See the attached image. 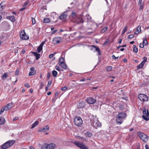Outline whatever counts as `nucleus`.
Segmentation results:
<instances>
[{
	"label": "nucleus",
	"mask_w": 149,
	"mask_h": 149,
	"mask_svg": "<svg viewBox=\"0 0 149 149\" xmlns=\"http://www.w3.org/2000/svg\"><path fill=\"white\" fill-rule=\"evenodd\" d=\"M143 43L144 45H145L146 46H147L148 45V42L146 38H143Z\"/></svg>",
	"instance_id": "c85d7f7f"
},
{
	"label": "nucleus",
	"mask_w": 149,
	"mask_h": 149,
	"mask_svg": "<svg viewBox=\"0 0 149 149\" xmlns=\"http://www.w3.org/2000/svg\"><path fill=\"white\" fill-rule=\"evenodd\" d=\"M86 102L89 104H93L96 102V100L93 97H87L86 99Z\"/></svg>",
	"instance_id": "9b49d317"
},
{
	"label": "nucleus",
	"mask_w": 149,
	"mask_h": 149,
	"mask_svg": "<svg viewBox=\"0 0 149 149\" xmlns=\"http://www.w3.org/2000/svg\"><path fill=\"white\" fill-rule=\"evenodd\" d=\"M51 74L50 73H48L47 75V78L48 79H49L50 78Z\"/></svg>",
	"instance_id": "5fc2aeb1"
},
{
	"label": "nucleus",
	"mask_w": 149,
	"mask_h": 149,
	"mask_svg": "<svg viewBox=\"0 0 149 149\" xmlns=\"http://www.w3.org/2000/svg\"><path fill=\"white\" fill-rule=\"evenodd\" d=\"M58 74L57 72L55 70H54L52 72V74L54 77H56Z\"/></svg>",
	"instance_id": "f704fd0d"
},
{
	"label": "nucleus",
	"mask_w": 149,
	"mask_h": 149,
	"mask_svg": "<svg viewBox=\"0 0 149 149\" xmlns=\"http://www.w3.org/2000/svg\"><path fill=\"white\" fill-rule=\"evenodd\" d=\"M29 3L28 1H26L23 5V6L24 7H25Z\"/></svg>",
	"instance_id": "3c124183"
},
{
	"label": "nucleus",
	"mask_w": 149,
	"mask_h": 149,
	"mask_svg": "<svg viewBox=\"0 0 149 149\" xmlns=\"http://www.w3.org/2000/svg\"><path fill=\"white\" fill-rule=\"evenodd\" d=\"M15 142L14 140H10L4 143L1 146L2 149H6L10 146L12 145Z\"/></svg>",
	"instance_id": "20e7f679"
},
{
	"label": "nucleus",
	"mask_w": 149,
	"mask_h": 149,
	"mask_svg": "<svg viewBox=\"0 0 149 149\" xmlns=\"http://www.w3.org/2000/svg\"><path fill=\"white\" fill-rule=\"evenodd\" d=\"M24 86L25 87H27V88H29L30 87V85L28 83H26L24 84Z\"/></svg>",
	"instance_id": "49530a36"
},
{
	"label": "nucleus",
	"mask_w": 149,
	"mask_h": 149,
	"mask_svg": "<svg viewBox=\"0 0 149 149\" xmlns=\"http://www.w3.org/2000/svg\"><path fill=\"white\" fill-rule=\"evenodd\" d=\"M20 36L21 38L23 40H27L29 38V37L26 35L24 31L21 32L20 33Z\"/></svg>",
	"instance_id": "9d476101"
},
{
	"label": "nucleus",
	"mask_w": 149,
	"mask_h": 149,
	"mask_svg": "<svg viewBox=\"0 0 149 149\" xmlns=\"http://www.w3.org/2000/svg\"><path fill=\"white\" fill-rule=\"evenodd\" d=\"M32 53L36 56V60H38L40 58V54H38L37 52H32Z\"/></svg>",
	"instance_id": "4be33fe9"
},
{
	"label": "nucleus",
	"mask_w": 149,
	"mask_h": 149,
	"mask_svg": "<svg viewBox=\"0 0 149 149\" xmlns=\"http://www.w3.org/2000/svg\"><path fill=\"white\" fill-rule=\"evenodd\" d=\"M61 38L59 37L54 38L53 39V41L54 44H57L60 42Z\"/></svg>",
	"instance_id": "4468645a"
},
{
	"label": "nucleus",
	"mask_w": 149,
	"mask_h": 149,
	"mask_svg": "<svg viewBox=\"0 0 149 149\" xmlns=\"http://www.w3.org/2000/svg\"><path fill=\"white\" fill-rule=\"evenodd\" d=\"M66 12H64L62 13V14L59 16V19L61 20L65 19L67 16V15L66 14Z\"/></svg>",
	"instance_id": "a211bd4d"
},
{
	"label": "nucleus",
	"mask_w": 149,
	"mask_h": 149,
	"mask_svg": "<svg viewBox=\"0 0 149 149\" xmlns=\"http://www.w3.org/2000/svg\"><path fill=\"white\" fill-rule=\"evenodd\" d=\"M64 63V59L63 57H61L60 58L59 61V64H60Z\"/></svg>",
	"instance_id": "473e14b6"
},
{
	"label": "nucleus",
	"mask_w": 149,
	"mask_h": 149,
	"mask_svg": "<svg viewBox=\"0 0 149 149\" xmlns=\"http://www.w3.org/2000/svg\"><path fill=\"white\" fill-rule=\"evenodd\" d=\"M83 17L84 16L82 15H79L73 22H76L77 24L82 23L84 22Z\"/></svg>",
	"instance_id": "6e6552de"
},
{
	"label": "nucleus",
	"mask_w": 149,
	"mask_h": 149,
	"mask_svg": "<svg viewBox=\"0 0 149 149\" xmlns=\"http://www.w3.org/2000/svg\"><path fill=\"white\" fill-rule=\"evenodd\" d=\"M67 89V87L66 86L64 87L61 88V89L62 91H65Z\"/></svg>",
	"instance_id": "09e8293b"
},
{
	"label": "nucleus",
	"mask_w": 149,
	"mask_h": 149,
	"mask_svg": "<svg viewBox=\"0 0 149 149\" xmlns=\"http://www.w3.org/2000/svg\"><path fill=\"white\" fill-rule=\"evenodd\" d=\"M90 120L91 124H93L94 126L96 128L101 127L102 125L101 123L96 118H93V119H91Z\"/></svg>",
	"instance_id": "423d86ee"
},
{
	"label": "nucleus",
	"mask_w": 149,
	"mask_h": 149,
	"mask_svg": "<svg viewBox=\"0 0 149 149\" xmlns=\"http://www.w3.org/2000/svg\"><path fill=\"white\" fill-rule=\"evenodd\" d=\"M31 72L29 73V75L31 76L34 75L36 72V71L35 70L34 68L32 67L30 68Z\"/></svg>",
	"instance_id": "f3484780"
},
{
	"label": "nucleus",
	"mask_w": 149,
	"mask_h": 149,
	"mask_svg": "<svg viewBox=\"0 0 149 149\" xmlns=\"http://www.w3.org/2000/svg\"><path fill=\"white\" fill-rule=\"evenodd\" d=\"M32 24H35L36 23L35 20L34 18H32Z\"/></svg>",
	"instance_id": "603ef678"
},
{
	"label": "nucleus",
	"mask_w": 149,
	"mask_h": 149,
	"mask_svg": "<svg viewBox=\"0 0 149 149\" xmlns=\"http://www.w3.org/2000/svg\"><path fill=\"white\" fill-rule=\"evenodd\" d=\"M144 47V44L143 43H140V45H139V47L141 48H143Z\"/></svg>",
	"instance_id": "864d4df0"
},
{
	"label": "nucleus",
	"mask_w": 149,
	"mask_h": 149,
	"mask_svg": "<svg viewBox=\"0 0 149 149\" xmlns=\"http://www.w3.org/2000/svg\"><path fill=\"white\" fill-rule=\"evenodd\" d=\"M62 68L66 69L67 68V66L65 63H63L62 64H59Z\"/></svg>",
	"instance_id": "72a5a7b5"
},
{
	"label": "nucleus",
	"mask_w": 149,
	"mask_h": 149,
	"mask_svg": "<svg viewBox=\"0 0 149 149\" xmlns=\"http://www.w3.org/2000/svg\"><path fill=\"white\" fill-rule=\"evenodd\" d=\"M112 66H109L108 67L106 68V70H107V71L109 72V71H111V70L112 69Z\"/></svg>",
	"instance_id": "58836bf2"
},
{
	"label": "nucleus",
	"mask_w": 149,
	"mask_h": 149,
	"mask_svg": "<svg viewBox=\"0 0 149 149\" xmlns=\"http://www.w3.org/2000/svg\"><path fill=\"white\" fill-rule=\"evenodd\" d=\"M145 148L146 149H149L148 146L147 145H146L145 146Z\"/></svg>",
	"instance_id": "0e129e2a"
},
{
	"label": "nucleus",
	"mask_w": 149,
	"mask_h": 149,
	"mask_svg": "<svg viewBox=\"0 0 149 149\" xmlns=\"http://www.w3.org/2000/svg\"><path fill=\"white\" fill-rule=\"evenodd\" d=\"M127 29V26H126L124 28V29H123V31H122V34H124L125 32V31H126Z\"/></svg>",
	"instance_id": "79ce46f5"
},
{
	"label": "nucleus",
	"mask_w": 149,
	"mask_h": 149,
	"mask_svg": "<svg viewBox=\"0 0 149 149\" xmlns=\"http://www.w3.org/2000/svg\"><path fill=\"white\" fill-rule=\"evenodd\" d=\"M139 99L141 101H146L148 99L147 96L144 94H139L138 96Z\"/></svg>",
	"instance_id": "1a4fd4ad"
},
{
	"label": "nucleus",
	"mask_w": 149,
	"mask_h": 149,
	"mask_svg": "<svg viewBox=\"0 0 149 149\" xmlns=\"http://www.w3.org/2000/svg\"><path fill=\"white\" fill-rule=\"evenodd\" d=\"M57 31V30H54L53 31H52V33L54 34V33H55Z\"/></svg>",
	"instance_id": "052dcab7"
},
{
	"label": "nucleus",
	"mask_w": 149,
	"mask_h": 149,
	"mask_svg": "<svg viewBox=\"0 0 149 149\" xmlns=\"http://www.w3.org/2000/svg\"><path fill=\"white\" fill-rule=\"evenodd\" d=\"M85 135L86 136L90 137L92 136V134L91 132L88 131L86 132Z\"/></svg>",
	"instance_id": "cd10ccee"
},
{
	"label": "nucleus",
	"mask_w": 149,
	"mask_h": 149,
	"mask_svg": "<svg viewBox=\"0 0 149 149\" xmlns=\"http://www.w3.org/2000/svg\"><path fill=\"white\" fill-rule=\"evenodd\" d=\"M7 19L10 20L12 22H14L15 20V18L13 16L7 17Z\"/></svg>",
	"instance_id": "b1692460"
},
{
	"label": "nucleus",
	"mask_w": 149,
	"mask_h": 149,
	"mask_svg": "<svg viewBox=\"0 0 149 149\" xmlns=\"http://www.w3.org/2000/svg\"><path fill=\"white\" fill-rule=\"evenodd\" d=\"M43 22L44 23H49L50 22V20L49 18H45L43 19Z\"/></svg>",
	"instance_id": "bb28decb"
},
{
	"label": "nucleus",
	"mask_w": 149,
	"mask_h": 149,
	"mask_svg": "<svg viewBox=\"0 0 149 149\" xmlns=\"http://www.w3.org/2000/svg\"><path fill=\"white\" fill-rule=\"evenodd\" d=\"M85 106V102L84 101H81L79 103L78 108L79 109L83 108Z\"/></svg>",
	"instance_id": "2eb2a0df"
},
{
	"label": "nucleus",
	"mask_w": 149,
	"mask_h": 149,
	"mask_svg": "<svg viewBox=\"0 0 149 149\" xmlns=\"http://www.w3.org/2000/svg\"><path fill=\"white\" fill-rule=\"evenodd\" d=\"M142 0H139L138 2V4L142 3Z\"/></svg>",
	"instance_id": "e2e57ef3"
},
{
	"label": "nucleus",
	"mask_w": 149,
	"mask_h": 149,
	"mask_svg": "<svg viewBox=\"0 0 149 149\" xmlns=\"http://www.w3.org/2000/svg\"><path fill=\"white\" fill-rule=\"evenodd\" d=\"M144 64L142 62H141V63L139 64V65H138L137 66V69H139L140 68H142L143 65H144Z\"/></svg>",
	"instance_id": "2f4dec72"
},
{
	"label": "nucleus",
	"mask_w": 149,
	"mask_h": 149,
	"mask_svg": "<svg viewBox=\"0 0 149 149\" xmlns=\"http://www.w3.org/2000/svg\"><path fill=\"white\" fill-rule=\"evenodd\" d=\"M126 117L125 113L123 112H120L118 113L116 117V122L118 125H120L123 122V119Z\"/></svg>",
	"instance_id": "f257e3e1"
},
{
	"label": "nucleus",
	"mask_w": 149,
	"mask_h": 149,
	"mask_svg": "<svg viewBox=\"0 0 149 149\" xmlns=\"http://www.w3.org/2000/svg\"><path fill=\"white\" fill-rule=\"evenodd\" d=\"M122 41V39H120L118 41V43L119 44H120L121 43Z\"/></svg>",
	"instance_id": "69168bd1"
},
{
	"label": "nucleus",
	"mask_w": 149,
	"mask_h": 149,
	"mask_svg": "<svg viewBox=\"0 0 149 149\" xmlns=\"http://www.w3.org/2000/svg\"><path fill=\"white\" fill-rule=\"evenodd\" d=\"M52 81H49L48 82L47 86H49L51 84Z\"/></svg>",
	"instance_id": "13d9d810"
},
{
	"label": "nucleus",
	"mask_w": 149,
	"mask_h": 149,
	"mask_svg": "<svg viewBox=\"0 0 149 149\" xmlns=\"http://www.w3.org/2000/svg\"><path fill=\"white\" fill-rule=\"evenodd\" d=\"M74 124L77 126L80 127L83 124V121L81 118L79 116L74 118Z\"/></svg>",
	"instance_id": "39448f33"
},
{
	"label": "nucleus",
	"mask_w": 149,
	"mask_h": 149,
	"mask_svg": "<svg viewBox=\"0 0 149 149\" xmlns=\"http://www.w3.org/2000/svg\"><path fill=\"white\" fill-rule=\"evenodd\" d=\"M47 149H54L56 147L55 144L53 143H50L48 144L47 143Z\"/></svg>",
	"instance_id": "dca6fc26"
},
{
	"label": "nucleus",
	"mask_w": 149,
	"mask_h": 149,
	"mask_svg": "<svg viewBox=\"0 0 149 149\" xmlns=\"http://www.w3.org/2000/svg\"><path fill=\"white\" fill-rule=\"evenodd\" d=\"M133 51L135 53H137L138 51V49L136 47V46L134 45Z\"/></svg>",
	"instance_id": "c756f323"
},
{
	"label": "nucleus",
	"mask_w": 149,
	"mask_h": 149,
	"mask_svg": "<svg viewBox=\"0 0 149 149\" xmlns=\"http://www.w3.org/2000/svg\"><path fill=\"white\" fill-rule=\"evenodd\" d=\"M134 37V35L133 34H131L129 35L127 37V38L128 39H131L133 38Z\"/></svg>",
	"instance_id": "37998d69"
},
{
	"label": "nucleus",
	"mask_w": 149,
	"mask_h": 149,
	"mask_svg": "<svg viewBox=\"0 0 149 149\" xmlns=\"http://www.w3.org/2000/svg\"><path fill=\"white\" fill-rule=\"evenodd\" d=\"M143 115L142 116L143 118L146 121L149 120V113L148 110L145 108L143 110Z\"/></svg>",
	"instance_id": "0eeeda50"
},
{
	"label": "nucleus",
	"mask_w": 149,
	"mask_h": 149,
	"mask_svg": "<svg viewBox=\"0 0 149 149\" xmlns=\"http://www.w3.org/2000/svg\"><path fill=\"white\" fill-rule=\"evenodd\" d=\"M138 5L140 6L139 10H142L143 8L144 4L143 3H141Z\"/></svg>",
	"instance_id": "4c0bfd02"
},
{
	"label": "nucleus",
	"mask_w": 149,
	"mask_h": 149,
	"mask_svg": "<svg viewBox=\"0 0 149 149\" xmlns=\"http://www.w3.org/2000/svg\"><path fill=\"white\" fill-rule=\"evenodd\" d=\"M78 15H79L77 14L76 12H73L72 13L71 15L70 16V17L72 21L73 22L74 21V20H75L76 19Z\"/></svg>",
	"instance_id": "f8f14e48"
},
{
	"label": "nucleus",
	"mask_w": 149,
	"mask_h": 149,
	"mask_svg": "<svg viewBox=\"0 0 149 149\" xmlns=\"http://www.w3.org/2000/svg\"><path fill=\"white\" fill-rule=\"evenodd\" d=\"M49 129V127L48 125H47L45 126V127H41L39 128L38 131L39 132H45L47 131H48Z\"/></svg>",
	"instance_id": "ddd939ff"
},
{
	"label": "nucleus",
	"mask_w": 149,
	"mask_h": 149,
	"mask_svg": "<svg viewBox=\"0 0 149 149\" xmlns=\"http://www.w3.org/2000/svg\"><path fill=\"white\" fill-rule=\"evenodd\" d=\"M73 143L76 146L81 149H88V147L83 142L75 141L73 142Z\"/></svg>",
	"instance_id": "f03ea898"
},
{
	"label": "nucleus",
	"mask_w": 149,
	"mask_h": 149,
	"mask_svg": "<svg viewBox=\"0 0 149 149\" xmlns=\"http://www.w3.org/2000/svg\"><path fill=\"white\" fill-rule=\"evenodd\" d=\"M109 40H106L105 42H104V44L105 45H106L107 44V43H108L109 42Z\"/></svg>",
	"instance_id": "4d7b16f0"
},
{
	"label": "nucleus",
	"mask_w": 149,
	"mask_h": 149,
	"mask_svg": "<svg viewBox=\"0 0 149 149\" xmlns=\"http://www.w3.org/2000/svg\"><path fill=\"white\" fill-rule=\"evenodd\" d=\"M5 122L4 118L3 117H0V125L3 124Z\"/></svg>",
	"instance_id": "393cba45"
},
{
	"label": "nucleus",
	"mask_w": 149,
	"mask_h": 149,
	"mask_svg": "<svg viewBox=\"0 0 149 149\" xmlns=\"http://www.w3.org/2000/svg\"><path fill=\"white\" fill-rule=\"evenodd\" d=\"M47 143H44L41 146V149H47Z\"/></svg>",
	"instance_id": "7c9ffc66"
},
{
	"label": "nucleus",
	"mask_w": 149,
	"mask_h": 149,
	"mask_svg": "<svg viewBox=\"0 0 149 149\" xmlns=\"http://www.w3.org/2000/svg\"><path fill=\"white\" fill-rule=\"evenodd\" d=\"M25 49H23L22 52V53L23 54H24L25 53Z\"/></svg>",
	"instance_id": "bf43d9fd"
},
{
	"label": "nucleus",
	"mask_w": 149,
	"mask_h": 149,
	"mask_svg": "<svg viewBox=\"0 0 149 149\" xmlns=\"http://www.w3.org/2000/svg\"><path fill=\"white\" fill-rule=\"evenodd\" d=\"M56 53H54L53 54H50L49 55V58H52L54 54H56Z\"/></svg>",
	"instance_id": "c03bdc74"
},
{
	"label": "nucleus",
	"mask_w": 149,
	"mask_h": 149,
	"mask_svg": "<svg viewBox=\"0 0 149 149\" xmlns=\"http://www.w3.org/2000/svg\"><path fill=\"white\" fill-rule=\"evenodd\" d=\"M5 110V107H3L2 108L0 111V114H1L3 113Z\"/></svg>",
	"instance_id": "a19ab883"
},
{
	"label": "nucleus",
	"mask_w": 149,
	"mask_h": 149,
	"mask_svg": "<svg viewBox=\"0 0 149 149\" xmlns=\"http://www.w3.org/2000/svg\"><path fill=\"white\" fill-rule=\"evenodd\" d=\"M8 77V75L7 73H5L2 76V79H3V78L7 77Z\"/></svg>",
	"instance_id": "e433bc0d"
},
{
	"label": "nucleus",
	"mask_w": 149,
	"mask_h": 149,
	"mask_svg": "<svg viewBox=\"0 0 149 149\" xmlns=\"http://www.w3.org/2000/svg\"><path fill=\"white\" fill-rule=\"evenodd\" d=\"M39 123V122L38 121H36L33 124L32 127H31V129H33V128L36 126Z\"/></svg>",
	"instance_id": "a878e982"
},
{
	"label": "nucleus",
	"mask_w": 149,
	"mask_h": 149,
	"mask_svg": "<svg viewBox=\"0 0 149 149\" xmlns=\"http://www.w3.org/2000/svg\"><path fill=\"white\" fill-rule=\"evenodd\" d=\"M55 68V69L57 70H58V71H60L59 67L57 65H56V66Z\"/></svg>",
	"instance_id": "8fccbe9b"
},
{
	"label": "nucleus",
	"mask_w": 149,
	"mask_h": 149,
	"mask_svg": "<svg viewBox=\"0 0 149 149\" xmlns=\"http://www.w3.org/2000/svg\"><path fill=\"white\" fill-rule=\"evenodd\" d=\"M91 46L95 48L96 51L97 52L99 55H101L100 51V49L98 47H97L95 45H92Z\"/></svg>",
	"instance_id": "5701e85b"
},
{
	"label": "nucleus",
	"mask_w": 149,
	"mask_h": 149,
	"mask_svg": "<svg viewBox=\"0 0 149 149\" xmlns=\"http://www.w3.org/2000/svg\"><path fill=\"white\" fill-rule=\"evenodd\" d=\"M141 25H139V26H138L136 29V31L134 32V34L136 35L138 34L140 32H141Z\"/></svg>",
	"instance_id": "412c9836"
},
{
	"label": "nucleus",
	"mask_w": 149,
	"mask_h": 149,
	"mask_svg": "<svg viewBox=\"0 0 149 149\" xmlns=\"http://www.w3.org/2000/svg\"><path fill=\"white\" fill-rule=\"evenodd\" d=\"M45 43V42H43L37 48V52L38 53H40L42 49V47Z\"/></svg>",
	"instance_id": "6ab92c4d"
},
{
	"label": "nucleus",
	"mask_w": 149,
	"mask_h": 149,
	"mask_svg": "<svg viewBox=\"0 0 149 149\" xmlns=\"http://www.w3.org/2000/svg\"><path fill=\"white\" fill-rule=\"evenodd\" d=\"M1 3H1L0 4V10L1 11L3 9V6L1 5Z\"/></svg>",
	"instance_id": "6e6d98bb"
},
{
	"label": "nucleus",
	"mask_w": 149,
	"mask_h": 149,
	"mask_svg": "<svg viewBox=\"0 0 149 149\" xmlns=\"http://www.w3.org/2000/svg\"><path fill=\"white\" fill-rule=\"evenodd\" d=\"M19 70L18 69H17L16 71L15 74L16 75H17V76L18 75L19 73Z\"/></svg>",
	"instance_id": "a18cd8bd"
},
{
	"label": "nucleus",
	"mask_w": 149,
	"mask_h": 149,
	"mask_svg": "<svg viewBox=\"0 0 149 149\" xmlns=\"http://www.w3.org/2000/svg\"><path fill=\"white\" fill-rule=\"evenodd\" d=\"M30 149H34V148L32 146H30L29 147Z\"/></svg>",
	"instance_id": "774afa93"
},
{
	"label": "nucleus",
	"mask_w": 149,
	"mask_h": 149,
	"mask_svg": "<svg viewBox=\"0 0 149 149\" xmlns=\"http://www.w3.org/2000/svg\"><path fill=\"white\" fill-rule=\"evenodd\" d=\"M112 58L113 59H116L118 58V56L116 57L114 55H113L112 56Z\"/></svg>",
	"instance_id": "de8ad7c7"
},
{
	"label": "nucleus",
	"mask_w": 149,
	"mask_h": 149,
	"mask_svg": "<svg viewBox=\"0 0 149 149\" xmlns=\"http://www.w3.org/2000/svg\"><path fill=\"white\" fill-rule=\"evenodd\" d=\"M137 134L141 139L145 142H146L148 140V137L145 134L138 132H137Z\"/></svg>",
	"instance_id": "7ed1b4c3"
},
{
	"label": "nucleus",
	"mask_w": 149,
	"mask_h": 149,
	"mask_svg": "<svg viewBox=\"0 0 149 149\" xmlns=\"http://www.w3.org/2000/svg\"><path fill=\"white\" fill-rule=\"evenodd\" d=\"M147 58L146 57H144L143 58V61L141 62L143 63L144 64V63L147 61Z\"/></svg>",
	"instance_id": "ea45409f"
},
{
	"label": "nucleus",
	"mask_w": 149,
	"mask_h": 149,
	"mask_svg": "<svg viewBox=\"0 0 149 149\" xmlns=\"http://www.w3.org/2000/svg\"><path fill=\"white\" fill-rule=\"evenodd\" d=\"M108 27H105L103 28L101 31V32L102 33H103L105 32L107 29Z\"/></svg>",
	"instance_id": "c9c22d12"
},
{
	"label": "nucleus",
	"mask_w": 149,
	"mask_h": 149,
	"mask_svg": "<svg viewBox=\"0 0 149 149\" xmlns=\"http://www.w3.org/2000/svg\"><path fill=\"white\" fill-rule=\"evenodd\" d=\"M13 107V104L11 103H9L5 107L6 111H8L9 110Z\"/></svg>",
	"instance_id": "aec40b11"
},
{
	"label": "nucleus",
	"mask_w": 149,
	"mask_h": 149,
	"mask_svg": "<svg viewBox=\"0 0 149 149\" xmlns=\"http://www.w3.org/2000/svg\"><path fill=\"white\" fill-rule=\"evenodd\" d=\"M18 119V118L17 117H15V118H14L13 120V121H15L17 119Z\"/></svg>",
	"instance_id": "680f3d73"
},
{
	"label": "nucleus",
	"mask_w": 149,
	"mask_h": 149,
	"mask_svg": "<svg viewBox=\"0 0 149 149\" xmlns=\"http://www.w3.org/2000/svg\"><path fill=\"white\" fill-rule=\"evenodd\" d=\"M40 85H41V88H42L43 87V85H44L43 84L42 82H41L40 83Z\"/></svg>",
	"instance_id": "338daca9"
}]
</instances>
